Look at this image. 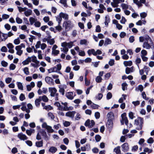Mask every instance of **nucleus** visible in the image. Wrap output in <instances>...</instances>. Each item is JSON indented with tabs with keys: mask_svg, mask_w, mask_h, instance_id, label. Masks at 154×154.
<instances>
[{
	"mask_svg": "<svg viewBox=\"0 0 154 154\" xmlns=\"http://www.w3.org/2000/svg\"><path fill=\"white\" fill-rule=\"evenodd\" d=\"M46 129L47 130V131L48 133H52L54 132V130L52 129V127L50 126H48Z\"/></svg>",
	"mask_w": 154,
	"mask_h": 154,
	"instance_id": "7c9ffc66",
	"label": "nucleus"
},
{
	"mask_svg": "<svg viewBox=\"0 0 154 154\" xmlns=\"http://www.w3.org/2000/svg\"><path fill=\"white\" fill-rule=\"evenodd\" d=\"M16 22L18 24H20L22 22V20L19 17H17L16 19Z\"/></svg>",
	"mask_w": 154,
	"mask_h": 154,
	"instance_id": "49530a36",
	"label": "nucleus"
},
{
	"mask_svg": "<svg viewBox=\"0 0 154 154\" xmlns=\"http://www.w3.org/2000/svg\"><path fill=\"white\" fill-rule=\"evenodd\" d=\"M57 71V69L56 67L51 68L48 70V72L49 73L53 72H56Z\"/></svg>",
	"mask_w": 154,
	"mask_h": 154,
	"instance_id": "2f4dec72",
	"label": "nucleus"
},
{
	"mask_svg": "<svg viewBox=\"0 0 154 154\" xmlns=\"http://www.w3.org/2000/svg\"><path fill=\"white\" fill-rule=\"evenodd\" d=\"M8 49L5 46H3L1 49V51L2 52H6L7 51Z\"/></svg>",
	"mask_w": 154,
	"mask_h": 154,
	"instance_id": "69168bd1",
	"label": "nucleus"
},
{
	"mask_svg": "<svg viewBox=\"0 0 154 154\" xmlns=\"http://www.w3.org/2000/svg\"><path fill=\"white\" fill-rule=\"evenodd\" d=\"M5 27L8 30H9L11 28V26L8 24H5Z\"/></svg>",
	"mask_w": 154,
	"mask_h": 154,
	"instance_id": "052dcab7",
	"label": "nucleus"
},
{
	"mask_svg": "<svg viewBox=\"0 0 154 154\" xmlns=\"http://www.w3.org/2000/svg\"><path fill=\"white\" fill-rule=\"evenodd\" d=\"M80 44L81 45H87V41L86 40L84 39H82L80 41Z\"/></svg>",
	"mask_w": 154,
	"mask_h": 154,
	"instance_id": "c85d7f7f",
	"label": "nucleus"
},
{
	"mask_svg": "<svg viewBox=\"0 0 154 154\" xmlns=\"http://www.w3.org/2000/svg\"><path fill=\"white\" fill-rule=\"evenodd\" d=\"M45 80L46 82L50 85H53L54 84L53 79L50 77H46Z\"/></svg>",
	"mask_w": 154,
	"mask_h": 154,
	"instance_id": "20e7f679",
	"label": "nucleus"
},
{
	"mask_svg": "<svg viewBox=\"0 0 154 154\" xmlns=\"http://www.w3.org/2000/svg\"><path fill=\"white\" fill-rule=\"evenodd\" d=\"M76 112L75 111H69L66 113V116L71 118L73 119Z\"/></svg>",
	"mask_w": 154,
	"mask_h": 154,
	"instance_id": "423d86ee",
	"label": "nucleus"
},
{
	"mask_svg": "<svg viewBox=\"0 0 154 154\" xmlns=\"http://www.w3.org/2000/svg\"><path fill=\"white\" fill-rule=\"evenodd\" d=\"M59 15L62 18H63L65 20H68V15L66 13L61 12L60 14Z\"/></svg>",
	"mask_w": 154,
	"mask_h": 154,
	"instance_id": "dca6fc26",
	"label": "nucleus"
},
{
	"mask_svg": "<svg viewBox=\"0 0 154 154\" xmlns=\"http://www.w3.org/2000/svg\"><path fill=\"white\" fill-rule=\"evenodd\" d=\"M65 95L67 98L69 100H72L74 98L72 92H69L66 93Z\"/></svg>",
	"mask_w": 154,
	"mask_h": 154,
	"instance_id": "9b49d317",
	"label": "nucleus"
},
{
	"mask_svg": "<svg viewBox=\"0 0 154 154\" xmlns=\"http://www.w3.org/2000/svg\"><path fill=\"white\" fill-rule=\"evenodd\" d=\"M141 61V60L140 58H137L136 60V64L139 67L138 64H139L140 63Z\"/></svg>",
	"mask_w": 154,
	"mask_h": 154,
	"instance_id": "6e6d98bb",
	"label": "nucleus"
},
{
	"mask_svg": "<svg viewBox=\"0 0 154 154\" xmlns=\"http://www.w3.org/2000/svg\"><path fill=\"white\" fill-rule=\"evenodd\" d=\"M123 64L125 66H130L132 64V62L131 61H124Z\"/></svg>",
	"mask_w": 154,
	"mask_h": 154,
	"instance_id": "393cba45",
	"label": "nucleus"
},
{
	"mask_svg": "<svg viewBox=\"0 0 154 154\" xmlns=\"http://www.w3.org/2000/svg\"><path fill=\"white\" fill-rule=\"evenodd\" d=\"M30 24L31 25H32L35 22V20L34 18L31 17L29 19Z\"/></svg>",
	"mask_w": 154,
	"mask_h": 154,
	"instance_id": "a19ab883",
	"label": "nucleus"
},
{
	"mask_svg": "<svg viewBox=\"0 0 154 154\" xmlns=\"http://www.w3.org/2000/svg\"><path fill=\"white\" fill-rule=\"evenodd\" d=\"M39 97L41 100H42L43 101L45 102H47L48 100V98L45 95H43L42 96H39Z\"/></svg>",
	"mask_w": 154,
	"mask_h": 154,
	"instance_id": "6ab92c4d",
	"label": "nucleus"
},
{
	"mask_svg": "<svg viewBox=\"0 0 154 154\" xmlns=\"http://www.w3.org/2000/svg\"><path fill=\"white\" fill-rule=\"evenodd\" d=\"M111 43L112 41L111 40L108 38H106L105 41L104 45L106 46L108 45L111 44Z\"/></svg>",
	"mask_w": 154,
	"mask_h": 154,
	"instance_id": "b1692460",
	"label": "nucleus"
},
{
	"mask_svg": "<svg viewBox=\"0 0 154 154\" xmlns=\"http://www.w3.org/2000/svg\"><path fill=\"white\" fill-rule=\"evenodd\" d=\"M17 137L21 140H27L28 137L24 134H23V133H19L17 135Z\"/></svg>",
	"mask_w": 154,
	"mask_h": 154,
	"instance_id": "1a4fd4ad",
	"label": "nucleus"
},
{
	"mask_svg": "<svg viewBox=\"0 0 154 154\" xmlns=\"http://www.w3.org/2000/svg\"><path fill=\"white\" fill-rule=\"evenodd\" d=\"M87 52L89 56H90L92 54L94 56H96V54L95 53V51L94 49L88 50Z\"/></svg>",
	"mask_w": 154,
	"mask_h": 154,
	"instance_id": "a211bd4d",
	"label": "nucleus"
},
{
	"mask_svg": "<svg viewBox=\"0 0 154 154\" xmlns=\"http://www.w3.org/2000/svg\"><path fill=\"white\" fill-rule=\"evenodd\" d=\"M41 23L38 21L35 22L34 23V25L35 27H39L41 26Z\"/></svg>",
	"mask_w": 154,
	"mask_h": 154,
	"instance_id": "8fccbe9b",
	"label": "nucleus"
},
{
	"mask_svg": "<svg viewBox=\"0 0 154 154\" xmlns=\"http://www.w3.org/2000/svg\"><path fill=\"white\" fill-rule=\"evenodd\" d=\"M70 125V122L68 121H65L64 123H63V125L65 127H68Z\"/></svg>",
	"mask_w": 154,
	"mask_h": 154,
	"instance_id": "bf43d9fd",
	"label": "nucleus"
},
{
	"mask_svg": "<svg viewBox=\"0 0 154 154\" xmlns=\"http://www.w3.org/2000/svg\"><path fill=\"white\" fill-rule=\"evenodd\" d=\"M29 68L27 67L24 68L23 69L24 73L27 75H28L29 74Z\"/></svg>",
	"mask_w": 154,
	"mask_h": 154,
	"instance_id": "72a5a7b5",
	"label": "nucleus"
},
{
	"mask_svg": "<svg viewBox=\"0 0 154 154\" xmlns=\"http://www.w3.org/2000/svg\"><path fill=\"white\" fill-rule=\"evenodd\" d=\"M113 125V122L112 120H108L106 124V126L108 128H111Z\"/></svg>",
	"mask_w": 154,
	"mask_h": 154,
	"instance_id": "f8f14e48",
	"label": "nucleus"
},
{
	"mask_svg": "<svg viewBox=\"0 0 154 154\" xmlns=\"http://www.w3.org/2000/svg\"><path fill=\"white\" fill-rule=\"evenodd\" d=\"M49 91L50 93V96L52 97H55V100H59V94L57 93V90L55 88H49Z\"/></svg>",
	"mask_w": 154,
	"mask_h": 154,
	"instance_id": "f03ea898",
	"label": "nucleus"
},
{
	"mask_svg": "<svg viewBox=\"0 0 154 154\" xmlns=\"http://www.w3.org/2000/svg\"><path fill=\"white\" fill-rule=\"evenodd\" d=\"M2 34L3 38L1 39V41H4L8 38V35L7 34H5L4 33H2Z\"/></svg>",
	"mask_w": 154,
	"mask_h": 154,
	"instance_id": "c756f323",
	"label": "nucleus"
},
{
	"mask_svg": "<svg viewBox=\"0 0 154 154\" xmlns=\"http://www.w3.org/2000/svg\"><path fill=\"white\" fill-rule=\"evenodd\" d=\"M25 98H26L24 94L22 93L21 94L19 97V99L21 101H22L24 100Z\"/></svg>",
	"mask_w": 154,
	"mask_h": 154,
	"instance_id": "c03bdc74",
	"label": "nucleus"
},
{
	"mask_svg": "<svg viewBox=\"0 0 154 154\" xmlns=\"http://www.w3.org/2000/svg\"><path fill=\"white\" fill-rule=\"evenodd\" d=\"M20 42V40L19 38L16 39L14 40V43L15 45H18L19 44Z\"/></svg>",
	"mask_w": 154,
	"mask_h": 154,
	"instance_id": "774afa93",
	"label": "nucleus"
},
{
	"mask_svg": "<svg viewBox=\"0 0 154 154\" xmlns=\"http://www.w3.org/2000/svg\"><path fill=\"white\" fill-rule=\"evenodd\" d=\"M31 58H32V61L35 63V64H38L39 63V61L37 60V58L35 56H32V57H31Z\"/></svg>",
	"mask_w": 154,
	"mask_h": 154,
	"instance_id": "bb28decb",
	"label": "nucleus"
},
{
	"mask_svg": "<svg viewBox=\"0 0 154 154\" xmlns=\"http://www.w3.org/2000/svg\"><path fill=\"white\" fill-rule=\"evenodd\" d=\"M57 151V149L54 146H52L49 149V152L52 153H55Z\"/></svg>",
	"mask_w": 154,
	"mask_h": 154,
	"instance_id": "aec40b11",
	"label": "nucleus"
},
{
	"mask_svg": "<svg viewBox=\"0 0 154 154\" xmlns=\"http://www.w3.org/2000/svg\"><path fill=\"white\" fill-rule=\"evenodd\" d=\"M120 2H124V0H113V2H112L111 4L112 7L114 8L117 7L118 6V4Z\"/></svg>",
	"mask_w": 154,
	"mask_h": 154,
	"instance_id": "39448f33",
	"label": "nucleus"
},
{
	"mask_svg": "<svg viewBox=\"0 0 154 154\" xmlns=\"http://www.w3.org/2000/svg\"><path fill=\"white\" fill-rule=\"evenodd\" d=\"M140 15L142 18H144L146 17L147 14L146 12H143L141 13Z\"/></svg>",
	"mask_w": 154,
	"mask_h": 154,
	"instance_id": "58836bf2",
	"label": "nucleus"
},
{
	"mask_svg": "<svg viewBox=\"0 0 154 154\" xmlns=\"http://www.w3.org/2000/svg\"><path fill=\"white\" fill-rule=\"evenodd\" d=\"M12 80V78L10 77H8L5 79V82L7 84L10 83Z\"/></svg>",
	"mask_w": 154,
	"mask_h": 154,
	"instance_id": "338daca9",
	"label": "nucleus"
},
{
	"mask_svg": "<svg viewBox=\"0 0 154 154\" xmlns=\"http://www.w3.org/2000/svg\"><path fill=\"white\" fill-rule=\"evenodd\" d=\"M103 95L101 93H99L98 95L96 96V98H97L98 100H100L102 98Z\"/></svg>",
	"mask_w": 154,
	"mask_h": 154,
	"instance_id": "603ef678",
	"label": "nucleus"
},
{
	"mask_svg": "<svg viewBox=\"0 0 154 154\" xmlns=\"http://www.w3.org/2000/svg\"><path fill=\"white\" fill-rule=\"evenodd\" d=\"M121 6L122 9L123 10H126L129 8L128 7H129V6H128V5L125 3L121 4ZM130 7L129 9L130 10H131V7L130 6Z\"/></svg>",
	"mask_w": 154,
	"mask_h": 154,
	"instance_id": "4be33fe9",
	"label": "nucleus"
},
{
	"mask_svg": "<svg viewBox=\"0 0 154 154\" xmlns=\"http://www.w3.org/2000/svg\"><path fill=\"white\" fill-rule=\"evenodd\" d=\"M63 26L65 27V30L69 31L74 26V25L71 21L69 20L64 22Z\"/></svg>",
	"mask_w": 154,
	"mask_h": 154,
	"instance_id": "7ed1b4c3",
	"label": "nucleus"
},
{
	"mask_svg": "<svg viewBox=\"0 0 154 154\" xmlns=\"http://www.w3.org/2000/svg\"><path fill=\"white\" fill-rule=\"evenodd\" d=\"M16 68V66L14 64L11 63L10 64L9 69L10 70H13L15 69Z\"/></svg>",
	"mask_w": 154,
	"mask_h": 154,
	"instance_id": "5fc2aeb1",
	"label": "nucleus"
},
{
	"mask_svg": "<svg viewBox=\"0 0 154 154\" xmlns=\"http://www.w3.org/2000/svg\"><path fill=\"white\" fill-rule=\"evenodd\" d=\"M133 72V70H131L130 68L127 67L125 69V72L127 74H129L131 72Z\"/></svg>",
	"mask_w": 154,
	"mask_h": 154,
	"instance_id": "a18cd8bd",
	"label": "nucleus"
},
{
	"mask_svg": "<svg viewBox=\"0 0 154 154\" xmlns=\"http://www.w3.org/2000/svg\"><path fill=\"white\" fill-rule=\"evenodd\" d=\"M126 114L125 113H124L122 114L121 115L122 119L123 120H125L126 119H127V118L126 117Z\"/></svg>",
	"mask_w": 154,
	"mask_h": 154,
	"instance_id": "3c124183",
	"label": "nucleus"
},
{
	"mask_svg": "<svg viewBox=\"0 0 154 154\" xmlns=\"http://www.w3.org/2000/svg\"><path fill=\"white\" fill-rule=\"evenodd\" d=\"M43 142L42 140L37 141L35 143V146L38 147H40L43 146Z\"/></svg>",
	"mask_w": 154,
	"mask_h": 154,
	"instance_id": "cd10ccee",
	"label": "nucleus"
},
{
	"mask_svg": "<svg viewBox=\"0 0 154 154\" xmlns=\"http://www.w3.org/2000/svg\"><path fill=\"white\" fill-rule=\"evenodd\" d=\"M90 119H87L85 122V125L86 127H88L89 128H89V125H90Z\"/></svg>",
	"mask_w": 154,
	"mask_h": 154,
	"instance_id": "c9c22d12",
	"label": "nucleus"
},
{
	"mask_svg": "<svg viewBox=\"0 0 154 154\" xmlns=\"http://www.w3.org/2000/svg\"><path fill=\"white\" fill-rule=\"evenodd\" d=\"M1 63L2 66L4 67L7 66L8 65V63L4 60L2 61Z\"/></svg>",
	"mask_w": 154,
	"mask_h": 154,
	"instance_id": "09e8293b",
	"label": "nucleus"
},
{
	"mask_svg": "<svg viewBox=\"0 0 154 154\" xmlns=\"http://www.w3.org/2000/svg\"><path fill=\"white\" fill-rule=\"evenodd\" d=\"M120 148V146H118L114 148V151L116 152V154H121Z\"/></svg>",
	"mask_w": 154,
	"mask_h": 154,
	"instance_id": "5701e85b",
	"label": "nucleus"
},
{
	"mask_svg": "<svg viewBox=\"0 0 154 154\" xmlns=\"http://www.w3.org/2000/svg\"><path fill=\"white\" fill-rule=\"evenodd\" d=\"M132 103L135 106H136L140 104V102L139 101L137 100L136 101H133Z\"/></svg>",
	"mask_w": 154,
	"mask_h": 154,
	"instance_id": "680f3d73",
	"label": "nucleus"
},
{
	"mask_svg": "<svg viewBox=\"0 0 154 154\" xmlns=\"http://www.w3.org/2000/svg\"><path fill=\"white\" fill-rule=\"evenodd\" d=\"M110 18L109 16H106L105 17V24L106 27L108 26V23L109 22Z\"/></svg>",
	"mask_w": 154,
	"mask_h": 154,
	"instance_id": "412c9836",
	"label": "nucleus"
},
{
	"mask_svg": "<svg viewBox=\"0 0 154 154\" xmlns=\"http://www.w3.org/2000/svg\"><path fill=\"white\" fill-rule=\"evenodd\" d=\"M95 138V140L97 142L99 141L101 139V137L99 135H96Z\"/></svg>",
	"mask_w": 154,
	"mask_h": 154,
	"instance_id": "79ce46f5",
	"label": "nucleus"
},
{
	"mask_svg": "<svg viewBox=\"0 0 154 154\" xmlns=\"http://www.w3.org/2000/svg\"><path fill=\"white\" fill-rule=\"evenodd\" d=\"M31 61V57H28L26 60L22 62V63L24 65H27L28 64L29 62H30Z\"/></svg>",
	"mask_w": 154,
	"mask_h": 154,
	"instance_id": "2eb2a0df",
	"label": "nucleus"
},
{
	"mask_svg": "<svg viewBox=\"0 0 154 154\" xmlns=\"http://www.w3.org/2000/svg\"><path fill=\"white\" fill-rule=\"evenodd\" d=\"M43 109H45L46 110H51L53 108L50 105H48L47 106H45L44 107Z\"/></svg>",
	"mask_w": 154,
	"mask_h": 154,
	"instance_id": "13d9d810",
	"label": "nucleus"
},
{
	"mask_svg": "<svg viewBox=\"0 0 154 154\" xmlns=\"http://www.w3.org/2000/svg\"><path fill=\"white\" fill-rule=\"evenodd\" d=\"M59 92L60 93H61L62 95H63L64 94L65 90L63 88L59 87Z\"/></svg>",
	"mask_w": 154,
	"mask_h": 154,
	"instance_id": "4c0bfd02",
	"label": "nucleus"
},
{
	"mask_svg": "<svg viewBox=\"0 0 154 154\" xmlns=\"http://www.w3.org/2000/svg\"><path fill=\"white\" fill-rule=\"evenodd\" d=\"M112 97V94L110 92H109L107 94L106 98L107 100L110 99Z\"/></svg>",
	"mask_w": 154,
	"mask_h": 154,
	"instance_id": "de8ad7c7",
	"label": "nucleus"
},
{
	"mask_svg": "<svg viewBox=\"0 0 154 154\" xmlns=\"http://www.w3.org/2000/svg\"><path fill=\"white\" fill-rule=\"evenodd\" d=\"M95 31L96 32H101L100 27L99 25L96 26Z\"/></svg>",
	"mask_w": 154,
	"mask_h": 154,
	"instance_id": "e2e57ef3",
	"label": "nucleus"
},
{
	"mask_svg": "<svg viewBox=\"0 0 154 154\" xmlns=\"http://www.w3.org/2000/svg\"><path fill=\"white\" fill-rule=\"evenodd\" d=\"M102 79L100 76H97L96 79V81L97 82L100 83L102 82Z\"/></svg>",
	"mask_w": 154,
	"mask_h": 154,
	"instance_id": "37998d69",
	"label": "nucleus"
},
{
	"mask_svg": "<svg viewBox=\"0 0 154 154\" xmlns=\"http://www.w3.org/2000/svg\"><path fill=\"white\" fill-rule=\"evenodd\" d=\"M107 116L108 120H112L114 118V114L112 112H110L108 113Z\"/></svg>",
	"mask_w": 154,
	"mask_h": 154,
	"instance_id": "9d476101",
	"label": "nucleus"
},
{
	"mask_svg": "<svg viewBox=\"0 0 154 154\" xmlns=\"http://www.w3.org/2000/svg\"><path fill=\"white\" fill-rule=\"evenodd\" d=\"M147 142L149 143H152L154 142V140L152 138L150 137L148 139Z\"/></svg>",
	"mask_w": 154,
	"mask_h": 154,
	"instance_id": "0e129e2a",
	"label": "nucleus"
},
{
	"mask_svg": "<svg viewBox=\"0 0 154 154\" xmlns=\"http://www.w3.org/2000/svg\"><path fill=\"white\" fill-rule=\"evenodd\" d=\"M41 101L39 97L38 98H37L35 100V104L37 107H38L39 106Z\"/></svg>",
	"mask_w": 154,
	"mask_h": 154,
	"instance_id": "a878e982",
	"label": "nucleus"
},
{
	"mask_svg": "<svg viewBox=\"0 0 154 154\" xmlns=\"http://www.w3.org/2000/svg\"><path fill=\"white\" fill-rule=\"evenodd\" d=\"M143 38H144V39L145 40V42H149H149H150V44L151 45H154L151 39L150 38L148 35H145L144 37Z\"/></svg>",
	"mask_w": 154,
	"mask_h": 154,
	"instance_id": "ddd939ff",
	"label": "nucleus"
},
{
	"mask_svg": "<svg viewBox=\"0 0 154 154\" xmlns=\"http://www.w3.org/2000/svg\"><path fill=\"white\" fill-rule=\"evenodd\" d=\"M20 12H21L23 11H25L24 14L25 15L28 17L31 15L32 13V10H19Z\"/></svg>",
	"mask_w": 154,
	"mask_h": 154,
	"instance_id": "f3484780",
	"label": "nucleus"
},
{
	"mask_svg": "<svg viewBox=\"0 0 154 154\" xmlns=\"http://www.w3.org/2000/svg\"><path fill=\"white\" fill-rule=\"evenodd\" d=\"M134 3L136 4L138 7H141L142 5L140 2L138 1V0H133Z\"/></svg>",
	"mask_w": 154,
	"mask_h": 154,
	"instance_id": "ea45409f",
	"label": "nucleus"
},
{
	"mask_svg": "<svg viewBox=\"0 0 154 154\" xmlns=\"http://www.w3.org/2000/svg\"><path fill=\"white\" fill-rule=\"evenodd\" d=\"M91 107L94 109H97L98 108L99 106L97 105L92 103V104L91 105Z\"/></svg>",
	"mask_w": 154,
	"mask_h": 154,
	"instance_id": "e433bc0d",
	"label": "nucleus"
},
{
	"mask_svg": "<svg viewBox=\"0 0 154 154\" xmlns=\"http://www.w3.org/2000/svg\"><path fill=\"white\" fill-rule=\"evenodd\" d=\"M56 20L58 21L59 25H60L62 20V18L59 15V16H57L56 17Z\"/></svg>",
	"mask_w": 154,
	"mask_h": 154,
	"instance_id": "864d4df0",
	"label": "nucleus"
},
{
	"mask_svg": "<svg viewBox=\"0 0 154 154\" xmlns=\"http://www.w3.org/2000/svg\"><path fill=\"white\" fill-rule=\"evenodd\" d=\"M154 47L153 45H151L150 42L149 43V42H145L143 45V48H145L147 49H149L150 48H152V47Z\"/></svg>",
	"mask_w": 154,
	"mask_h": 154,
	"instance_id": "0eeeda50",
	"label": "nucleus"
},
{
	"mask_svg": "<svg viewBox=\"0 0 154 154\" xmlns=\"http://www.w3.org/2000/svg\"><path fill=\"white\" fill-rule=\"evenodd\" d=\"M59 2L62 4L64 7H66L67 6L66 0H60Z\"/></svg>",
	"mask_w": 154,
	"mask_h": 154,
	"instance_id": "473e14b6",
	"label": "nucleus"
},
{
	"mask_svg": "<svg viewBox=\"0 0 154 154\" xmlns=\"http://www.w3.org/2000/svg\"><path fill=\"white\" fill-rule=\"evenodd\" d=\"M48 42L49 43L50 45H53L55 42L53 38L48 40Z\"/></svg>",
	"mask_w": 154,
	"mask_h": 154,
	"instance_id": "4d7b16f0",
	"label": "nucleus"
},
{
	"mask_svg": "<svg viewBox=\"0 0 154 154\" xmlns=\"http://www.w3.org/2000/svg\"><path fill=\"white\" fill-rule=\"evenodd\" d=\"M143 122V118L140 117H138L137 119L135 120L134 125H136L137 126L136 128V129L138 130L142 129Z\"/></svg>",
	"mask_w": 154,
	"mask_h": 154,
	"instance_id": "f257e3e1",
	"label": "nucleus"
},
{
	"mask_svg": "<svg viewBox=\"0 0 154 154\" xmlns=\"http://www.w3.org/2000/svg\"><path fill=\"white\" fill-rule=\"evenodd\" d=\"M122 147L123 149L122 151L124 152H127L129 150V147L127 143H124L122 144Z\"/></svg>",
	"mask_w": 154,
	"mask_h": 154,
	"instance_id": "6e6552de",
	"label": "nucleus"
},
{
	"mask_svg": "<svg viewBox=\"0 0 154 154\" xmlns=\"http://www.w3.org/2000/svg\"><path fill=\"white\" fill-rule=\"evenodd\" d=\"M40 132L42 136L44 137V139L45 140H48V136H47L46 132L45 131V130H42Z\"/></svg>",
	"mask_w": 154,
	"mask_h": 154,
	"instance_id": "4468645a",
	"label": "nucleus"
},
{
	"mask_svg": "<svg viewBox=\"0 0 154 154\" xmlns=\"http://www.w3.org/2000/svg\"><path fill=\"white\" fill-rule=\"evenodd\" d=\"M17 85L18 88L21 90H23V87L22 84L20 82H17Z\"/></svg>",
	"mask_w": 154,
	"mask_h": 154,
	"instance_id": "f704fd0d",
	"label": "nucleus"
}]
</instances>
